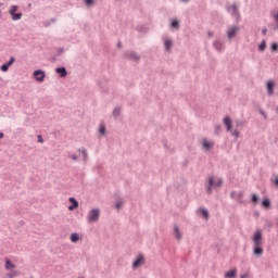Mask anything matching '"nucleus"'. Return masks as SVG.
Segmentation results:
<instances>
[{
    "label": "nucleus",
    "mask_w": 278,
    "mask_h": 278,
    "mask_svg": "<svg viewBox=\"0 0 278 278\" xmlns=\"http://www.w3.org/2000/svg\"><path fill=\"white\" fill-rule=\"evenodd\" d=\"M176 240H181V232H179V226L174 227Z\"/></svg>",
    "instance_id": "15"
},
{
    "label": "nucleus",
    "mask_w": 278,
    "mask_h": 278,
    "mask_svg": "<svg viewBox=\"0 0 278 278\" xmlns=\"http://www.w3.org/2000/svg\"><path fill=\"white\" fill-rule=\"evenodd\" d=\"M224 125H226L227 131H231V117L226 116L224 118Z\"/></svg>",
    "instance_id": "12"
},
{
    "label": "nucleus",
    "mask_w": 278,
    "mask_h": 278,
    "mask_svg": "<svg viewBox=\"0 0 278 278\" xmlns=\"http://www.w3.org/2000/svg\"><path fill=\"white\" fill-rule=\"evenodd\" d=\"M94 3V0H86V5H92Z\"/></svg>",
    "instance_id": "30"
},
{
    "label": "nucleus",
    "mask_w": 278,
    "mask_h": 278,
    "mask_svg": "<svg viewBox=\"0 0 278 278\" xmlns=\"http://www.w3.org/2000/svg\"><path fill=\"white\" fill-rule=\"evenodd\" d=\"M276 186H278V178H276Z\"/></svg>",
    "instance_id": "39"
},
{
    "label": "nucleus",
    "mask_w": 278,
    "mask_h": 278,
    "mask_svg": "<svg viewBox=\"0 0 278 278\" xmlns=\"http://www.w3.org/2000/svg\"><path fill=\"white\" fill-rule=\"evenodd\" d=\"M37 138H38V142H40V144H42V142H45V139H42V137L40 135L37 136Z\"/></svg>",
    "instance_id": "31"
},
{
    "label": "nucleus",
    "mask_w": 278,
    "mask_h": 278,
    "mask_svg": "<svg viewBox=\"0 0 278 278\" xmlns=\"http://www.w3.org/2000/svg\"><path fill=\"white\" fill-rule=\"evenodd\" d=\"M8 278H14L16 277V271H11L7 275Z\"/></svg>",
    "instance_id": "25"
},
{
    "label": "nucleus",
    "mask_w": 278,
    "mask_h": 278,
    "mask_svg": "<svg viewBox=\"0 0 278 278\" xmlns=\"http://www.w3.org/2000/svg\"><path fill=\"white\" fill-rule=\"evenodd\" d=\"M232 136H235V137L238 138V136H240V132H238V130H233V131H232Z\"/></svg>",
    "instance_id": "34"
},
{
    "label": "nucleus",
    "mask_w": 278,
    "mask_h": 278,
    "mask_svg": "<svg viewBox=\"0 0 278 278\" xmlns=\"http://www.w3.org/2000/svg\"><path fill=\"white\" fill-rule=\"evenodd\" d=\"M16 12H18V5H11L9 14H11L12 21H21V18H23V13Z\"/></svg>",
    "instance_id": "2"
},
{
    "label": "nucleus",
    "mask_w": 278,
    "mask_h": 278,
    "mask_svg": "<svg viewBox=\"0 0 278 278\" xmlns=\"http://www.w3.org/2000/svg\"><path fill=\"white\" fill-rule=\"evenodd\" d=\"M260 51L266 50V41H262V43L258 46Z\"/></svg>",
    "instance_id": "23"
},
{
    "label": "nucleus",
    "mask_w": 278,
    "mask_h": 278,
    "mask_svg": "<svg viewBox=\"0 0 278 278\" xmlns=\"http://www.w3.org/2000/svg\"><path fill=\"white\" fill-rule=\"evenodd\" d=\"M254 242V255H263L264 249H262V231L257 230L253 236Z\"/></svg>",
    "instance_id": "1"
},
{
    "label": "nucleus",
    "mask_w": 278,
    "mask_h": 278,
    "mask_svg": "<svg viewBox=\"0 0 278 278\" xmlns=\"http://www.w3.org/2000/svg\"><path fill=\"white\" fill-rule=\"evenodd\" d=\"M215 134H220V126L215 127Z\"/></svg>",
    "instance_id": "33"
},
{
    "label": "nucleus",
    "mask_w": 278,
    "mask_h": 278,
    "mask_svg": "<svg viewBox=\"0 0 278 278\" xmlns=\"http://www.w3.org/2000/svg\"><path fill=\"white\" fill-rule=\"evenodd\" d=\"M202 147L203 149H205L206 151H210V149H212V147H214V141H210L207 139H203L202 140Z\"/></svg>",
    "instance_id": "8"
},
{
    "label": "nucleus",
    "mask_w": 278,
    "mask_h": 278,
    "mask_svg": "<svg viewBox=\"0 0 278 278\" xmlns=\"http://www.w3.org/2000/svg\"><path fill=\"white\" fill-rule=\"evenodd\" d=\"M68 201L72 203V205L68 206L70 212H73V210H77V207H79V202H77L75 198H70Z\"/></svg>",
    "instance_id": "7"
},
{
    "label": "nucleus",
    "mask_w": 278,
    "mask_h": 278,
    "mask_svg": "<svg viewBox=\"0 0 278 278\" xmlns=\"http://www.w3.org/2000/svg\"><path fill=\"white\" fill-rule=\"evenodd\" d=\"M144 264V256L139 254L135 262L132 263V268H140Z\"/></svg>",
    "instance_id": "5"
},
{
    "label": "nucleus",
    "mask_w": 278,
    "mask_h": 278,
    "mask_svg": "<svg viewBox=\"0 0 278 278\" xmlns=\"http://www.w3.org/2000/svg\"><path fill=\"white\" fill-rule=\"evenodd\" d=\"M0 70L2 71V73H8V71L10 70V66L5 63L1 65Z\"/></svg>",
    "instance_id": "21"
},
{
    "label": "nucleus",
    "mask_w": 278,
    "mask_h": 278,
    "mask_svg": "<svg viewBox=\"0 0 278 278\" xmlns=\"http://www.w3.org/2000/svg\"><path fill=\"white\" fill-rule=\"evenodd\" d=\"M271 51H278V45L277 43L271 45Z\"/></svg>",
    "instance_id": "27"
},
{
    "label": "nucleus",
    "mask_w": 278,
    "mask_h": 278,
    "mask_svg": "<svg viewBox=\"0 0 278 278\" xmlns=\"http://www.w3.org/2000/svg\"><path fill=\"white\" fill-rule=\"evenodd\" d=\"M229 14L232 16H238V7L236 4H232L228 8Z\"/></svg>",
    "instance_id": "10"
},
{
    "label": "nucleus",
    "mask_w": 278,
    "mask_h": 278,
    "mask_svg": "<svg viewBox=\"0 0 278 278\" xmlns=\"http://www.w3.org/2000/svg\"><path fill=\"white\" fill-rule=\"evenodd\" d=\"M220 184H223V179L222 178H214V177L211 176L208 178L207 192H212V188H218V186H220Z\"/></svg>",
    "instance_id": "3"
},
{
    "label": "nucleus",
    "mask_w": 278,
    "mask_h": 278,
    "mask_svg": "<svg viewBox=\"0 0 278 278\" xmlns=\"http://www.w3.org/2000/svg\"><path fill=\"white\" fill-rule=\"evenodd\" d=\"M262 205L263 207H266V210H268L270 207V200L264 199Z\"/></svg>",
    "instance_id": "19"
},
{
    "label": "nucleus",
    "mask_w": 278,
    "mask_h": 278,
    "mask_svg": "<svg viewBox=\"0 0 278 278\" xmlns=\"http://www.w3.org/2000/svg\"><path fill=\"white\" fill-rule=\"evenodd\" d=\"M217 45H220V43H218V42H215V47H217Z\"/></svg>",
    "instance_id": "40"
},
{
    "label": "nucleus",
    "mask_w": 278,
    "mask_h": 278,
    "mask_svg": "<svg viewBox=\"0 0 278 278\" xmlns=\"http://www.w3.org/2000/svg\"><path fill=\"white\" fill-rule=\"evenodd\" d=\"M237 273V269H231L225 274V278H236Z\"/></svg>",
    "instance_id": "14"
},
{
    "label": "nucleus",
    "mask_w": 278,
    "mask_h": 278,
    "mask_svg": "<svg viewBox=\"0 0 278 278\" xmlns=\"http://www.w3.org/2000/svg\"><path fill=\"white\" fill-rule=\"evenodd\" d=\"M239 28L236 26H232L228 29V38L231 39L238 34Z\"/></svg>",
    "instance_id": "9"
},
{
    "label": "nucleus",
    "mask_w": 278,
    "mask_h": 278,
    "mask_svg": "<svg viewBox=\"0 0 278 278\" xmlns=\"http://www.w3.org/2000/svg\"><path fill=\"white\" fill-rule=\"evenodd\" d=\"M5 270H12V268H16V265L12 263V261L7 260L4 265Z\"/></svg>",
    "instance_id": "13"
},
{
    "label": "nucleus",
    "mask_w": 278,
    "mask_h": 278,
    "mask_svg": "<svg viewBox=\"0 0 278 278\" xmlns=\"http://www.w3.org/2000/svg\"><path fill=\"white\" fill-rule=\"evenodd\" d=\"M115 207H116V210H121V207H123V201L117 202V203L115 204Z\"/></svg>",
    "instance_id": "26"
},
{
    "label": "nucleus",
    "mask_w": 278,
    "mask_h": 278,
    "mask_svg": "<svg viewBox=\"0 0 278 278\" xmlns=\"http://www.w3.org/2000/svg\"><path fill=\"white\" fill-rule=\"evenodd\" d=\"M118 112H121V109H115L113 112L114 116H118Z\"/></svg>",
    "instance_id": "32"
},
{
    "label": "nucleus",
    "mask_w": 278,
    "mask_h": 278,
    "mask_svg": "<svg viewBox=\"0 0 278 278\" xmlns=\"http://www.w3.org/2000/svg\"><path fill=\"white\" fill-rule=\"evenodd\" d=\"M257 200H258L257 195L253 194L252 195V203H257Z\"/></svg>",
    "instance_id": "29"
},
{
    "label": "nucleus",
    "mask_w": 278,
    "mask_h": 278,
    "mask_svg": "<svg viewBox=\"0 0 278 278\" xmlns=\"http://www.w3.org/2000/svg\"><path fill=\"white\" fill-rule=\"evenodd\" d=\"M274 88H275V83L268 81L267 83V90H268L269 94H273V89Z\"/></svg>",
    "instance_id": "18"
},
{
    "label": "nucleus",
    "mask_w": 278,
    "mask_h": 278,
    "mask_svg": "<svg viewBox=\"0 0 278 278\" xmlns=\"http://www.w3.org/2000/svg\"><path fill=\"white\" fill-rule=\"evenodd\" d=\"M164 45H165L166 51H170V47H173V41H170V39H165Z\"/></svg>",
    "instance_id": "16"
},
{
    "label": "nucleus",
    "mask_w": 278,
    "mask_h": 278,
    "mask_svg": "<svg viewBox=\"0 0 278 278\" xmlns=\"http://www.w3.org/2000/svg\"><path fill=\"white\" fill-rule=\"evenodd\" d=\"M100 134H105V125L100 126Z\"/></svg>",
    "instance_id": "28"
},
{
    "label": "nucleus",
    "mask_w": 278,
    "mask_h": 278,
    "mask_svg": "<svg viewBox=\"0 0 278 278\" xmlns=\"http://www.w3.org/2000/svg\"><path fill=\"white\" fill-rule=\"evenodd\" d=\"M55 73H58L60 77H66V75H68V73L66 72V67H59L55 70Z\"/></svg>",
    "instance_id": "11"
},
{
    "label": "nucleus",
    "mask_w": 278,
    "mask_h": 278,
    "mask_svg": "<svg viewBox=\"0 0 278 278\" xmlns=\"http://www.w3.org/2000/svg\"><path fill=\"white\" fill-rule=\"evenodd\" d=\"M182 1L188 2V1H190V0H182Z\"/></svg>",
    "instance_id": "42"
},
{
    "label": "nucleus",
    "mask_w": 278,
    "mask_h": 278,
    "mask_svg": "<svg viewBox=\"0 0 278 278\" xmlns=\"http://www.w3.org/2000/svg\"><path fill=\"white\" fill-rule=\"evenodd\" d=\"M72 160H74V162H76V160H77V155H72Z\"/></svg>",
    "instance_id": "36"
},
{
    "label": "nucleus",
    "mask_w": 278,
    "mask_h": 278,
    "mask_svg": "<svg viewBox=\"0 0 278 278\" xmlns=\"http://www.w3.org/2000/svg\"><path fill=\"white\" fill-rule=\"evenodd\" d=\"M241 278H249V275L248 274H243V275H241Z\"/></svg>",
    "instance_id": "37"
},
{
    "label": "nucleus",
    "mask_w": 278,
    "mask_h": 278,
    "mask_svg": "<svg viewBox=\"0 0 278 278\" xmlns=\"http://www.w3.org/2000/svg\"><path fill=\"white\" fill-rule=\"evenodd\" d=\"M1 16H2V12L0 11V18H1Z\"/></svg>",
    "instance_id": "41"
},
{
    "label": "nucleus",
    "mask_w": 278,
    "mask_h": 278,
    "mask_svg": "<svg viewBox=\"0 0 278 278\" xmlns=\"http://www.w3.org/2000/svg\"><path fill=\"white\" fill-rule=\"evenodd\" d=\"M200 212H201L203 218H206V219L210 218V213L207 212V210L201 208Z\"/></svg>",
    "instance_id": "20"
},
{
    "label": "nucleus",
    "mask_w": 278,
    "mask_h": 278,
    "mask_svg": "<svg viewBox=\"0 0 278 278\" xmlns=\"http://www.w3.org/2000/svg\"><path fill=\"white\" fill-rule=\"evenodd\" d=\"M70 240H71V242H78L79 233H77V232L72 233L70 237Z\"/></svg>",
    "instance_id": "17"
},
{
    "label": "nucleus",
    "mask_w": 278,
    "mask_h": 278,
    "mask_svg": "<svg viewBox=\"0 0 278 278\" xmlns=\"http://www.w3.org/2000/svg\"><path fill=\"white\" fill-rule=\"evenodd\" d=\"M0 138H4V135H3V132H0Z\"/></svg>",
    "instance_id": "38"
},
{
    "label": "nucleus",
    "mask_w": 278,
    "mask_h": 278,
    "mask_svg": "<svg viewBox=\"0 0 278 278\" xmlns=\"http://www.w3.org/2000/svg\"><path fill=\"white\" fill-rule=\"evenodd\" d=\"M88 220L89 223H96V220H99V210L92 208L88 214Z\"/></svg>",
    "instance_id": "4"
},
{
    "label": "nucleus",
    "mask_w": 278,
    "mask_h": 278,
    "mask_svg": "<svg viewBox=\"0 0 278 278\" xmlns=\"http://www.w3.org/2000/svg\"><path fill=\"white\" fill-rule=\"evenodd\" d=\"M172 27H174L175 29H179V22L177 20H174L172 22Z\"/></svg>",
    "instance_id": "22"
},
{
    "label": "nucleus",
    "mask_w": 278,
    "mask_h": 278,
    "mask_svg": "<svg viewBox=\"0 0 278 278\" xmlns=\"http://www.w3.org/2000/svg\"><path fill=\"white\" fill-rule=\"evenodd\" d=\"M33 75H34V78L36 79V81H45L46 74L43 71L37 70L34 72Z\"/></svg>",
    "instance_id": "6"
},
{
    "label": "nucleus",
    "mask_w": 278,
    "mask_h": 278,
    "mask_svg": "<svg viewBox=\"0 0 278 278\" xmlns=\"http://www.w3.org/2000/svg\"><path fill=\"white\" fill-rule=\"evenodd\" d=\"M14 62H16V59H14L13 56L10 59V61L8 63H5L9 66H12V64H14Z\"/></svg>",
    "instance_id": "24"
},
{
    "label": "nucleus",
    "mask_w": 278,
    "mask_h": 278,
    "mask_svg": "<svg viewBox=\"0 0 278 278\" xmlns=\"http://www.w3.org/2000/svg\"><path fill=\"white\" fill-rule=\"evenodd\" d=\"M81 153L84 154L85 157L87 156V154H86V149H83V150H81Z\"/></svg>",
    "instance_id": "35"
}]
</instances>
